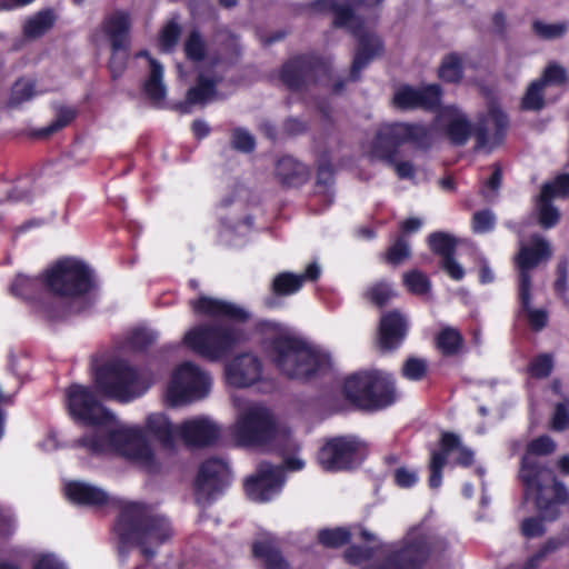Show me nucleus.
Segmentation results:
<instances>
[{
	"label": "nucleus",
	"mask_w": 569,
	"mask_h": 569,
	"mask_svg": "<svg viewBox=\"0 0 569 569\" xmlns=\"http://www.w3.org/2000/svg\"><path fill=\"white\" fill-rule=\"evenodd\" d=\"M183 50L189 60L197 62L204 58L207 50L206 42L198 31L194 30L190 32L184 41Z\"/></svg>",
	"instance_id": "nucleus-44"
},
{
	"label": "nucleus",
	"mask_w": 569,
	"mask_h": 569,
	"mask_svg": "<svg viewBox=\"0 0 569 569\" xmlns=\"http://www.w3.org/2000/svg\"><path fill=\"white\" fill-rule=\"evenodd\" d=\"M362 449L363 442L355 436L335 437L319 450L318 462L327 471L346 470L357 463Z\"/></svg>",
	"instance_id": "nucleus-14"
},
{
	"label": "nucleus",
	"mask_w": 569,
	"mask_h": 569,
	"mask_svg": "<svg viewBox=\"0 0 569 569\" xmlns=\"http://www.w3.org/2000/svg\"><path fill=\"white\" fill-rule=\"evenodd\" d=\"M448 549L445 538L423 526L412 528L402 545L378 567L370 569H419L428 559L439 558Z\"/></svg>",
	"instance_id": "nucleus-7"
},
{
	"label": "nucleus",
	"mask_w": 569,
	"mask_h": 569,
	"mask_svg": "<svg viewBox=\"0 0 569 569\" xmlns=\"http://www.w3.org/2000/svg\"><path fill=\"white\" fill-rule=\"evenodd\" d=\"M316 72V67L307 58H296L282 68L281 79L290 89H299Z\"/></svg>",
	"instance_id": "nucleus-30"
},
{
	"label": "nucleus",
	"mask_w": 569,
	"mask_h": 569,
	"mask_svg": "<svg viewBox=\"0 0 569 569\" xmlns=\"http://www.w3.org/2000/svg\"><path fill=\"white\" fill-rule=\"evenodd\" d=\"M219 82L220 78H211L201 72L199 74L197 86L188 90L187 101L190 104H206L219 99L218 92L216 90V86Z\"/></svg>",
	"instance_id": "nucleus-34"
},
{
	"label": "nucleus",
	"mask_w": 569,
	"mask_h": 569,
	"mask_svg": "<svg viewBox=\"0 0 569 569\" xmlns=\"http://www.w3.org/2000/svg\"><path fill=\"white\" fill-rule=\"evenodd\" d=\"M551 428L556 431L569 429V400L557 403L551 418Z\"/></svg>",
	"instance_id": "nucleus-53"
},
{
	"label": "nucleus",
	"mask_w": 569,
	"mask_h": 569,
	"mask_svg": "<svg viewBox=\"0 0 569 569\" xmlns=\"http://www.w3.org/2000/svg\"><path fill=\"white\" fill-rule=\"evenodd\" d=\"M230 469L221 460L211 459L203 462L194 482L198 503H208L230 483Z\"/></svg>",
	"instance_id": "nucleus-15"
},
{
	"label": "nucleus",
	"mask_w": 569,
	"mask_h": 569,
	"mask_svg": "<svg viewBox=\"0 0 569 569\" xmlns=\"http://www.w3.org/2000/svg\"><path fill=\"white\" fill-rule=\"evenodd\" d=\"M144 427L147 432L164 447H171L174 437L179 435L178 428L162 412L150 413Z\"/></svg>",
	"instance_id": "nucleus-31"
},
{
	"label": "nucleus",
	"mask_w": 569,
	"mask_h": 569,
	"mask_svg": "<svg viewBox=\"0 0 569 569\" xmlns=\"http://www.w3.org/2000/svg\"><path fill=\"white\" fill-rule=\"evenodd\" d=\"M412 142L419 148L431 144V129L419 123H386L382 124L371 143V157L393 166L400 179L415 178V167L409 161H396L399 146Z\"/></svg>",
	"instance_id": "nucleus-6"
},
{
	"label": "nucleus",
	"mask_w": 569,
	"mask_h": 569,
	"mask_svg": "<svg viewBox=\"0 0 569 569\" xmlns=\"http://www.w3.org/2000/svg\"><path fill=\"white\" fill-rule=\"evenodd\" d=\"M405 287L413 295H425L430 289L428 277L419 270H411L403 273Z\"/></svg>",
	"instance_id": "nucleus-45"
},
{
	"label": "nucleus",
	"mask_w": 569,
	"mask_h": 569,
	"mask_svg": "<svg viewBox=\"0 0 569 569\" xmlns=\"http://www.w3.org/2000/svg\"><path fill=\"white\" fill-rule=\"evenodd\" d=\"M428 243L435 253L445 259L455 253L457 241L451 234L438 231L428 237Z\"/></svg>",
	"instance_id": "nucleus-40"
},
{
	"label": "nucleus",
	"mask_w": 569,
	"mask_h": 569,
	"mask_svg": "<svg viewBox=\"0 0 569 569\" xmlns=\"http://www.w3.org/2000/svg\"><path fill=\"white\" fill-rule=\"evenodd\" d=\"M64 493L77 505L100 507L108 505L110 497L99 487L82 481H70L64 486Z\"/></svg>",
	"instance_id": "nucleus-28"
},
{
	"label": "nucleus",
	"mask_w": 569,
	"mask_h": 569,
	"mask_svg": "<svg viewBox=\"0 0 569 569\" xmlns=\"http://www.w3.org/2000/svg\"><path fill=\"white\" fill-rule=\"evenodd\" d=\"M244 339L232 326L199 325L184 333L183 343L197 355L218 361Z\"/></svg>",
	"instance_id": "nucleus-10"
},
{
	"label": "nucleus",
	"mask_w": 569,
	"mask_h": 569,
	"mask_svg": "<svg viewBox=\"0 0 569 569\" xmlns=\"http://www.w3.org/2000/svg\"><path fill=\"white\" fill-rule=\"evenodd\" d=\"M321 269L318 263H310L305 272H280L278 273L270 284L271 293L277 297H286L297 293L306 281H315L319 278Z\"/></svg>",
	"instance_id": "nucleus-24"
},
{
	"label": "nucleus",
	"mask_w": 569,
	"mask_h": 569,
	"mask_svg": "<svg viewBox=\"0 0 569 569\" xmlns=\"http://www.w3.org/2000/svg\"><path fill=\"white\" fill-rule=\"evenodd\" d=\"M276 176L281 183L299 186L308 178L307 167L291 157H283L276 164Z\"/></svg>",
	"instance_id": "nucleus-32"
},
{
	"label": "nucleus",
	"mask_w": 569,
	"mask_h": 569,
	"mask_svg": "<svg viewBox=\"0 0 569 569\" xmlns=\"http://www.w3.org/2000/svg\"><path fill=\"white\" fill-rule=\"evenodd\" d=\"M543 84L553 83L561 84L567 80L566 69L557 63H550L543 71L542 77L539 79Z\"/></svg>",
	"instance_id": "nucleus-56"
},
{
	"label": "nucleus",
	"mask_w": 569,
	"mask_h": 569,
	"mask_svg": "<svg viewBox=\"0 0 569 569\" xmlns=\"http://www.w3.org/2000/svg\"><path fill=\"white\" fill-rule=\"evenodd\" d=\"M551 194L555 197H567L569 194V173L558 176L552 182Z\"/></svg>",
	"instance_id": "nucleus-64"
},
{
	"label": "nucleus",
	"mask_w": 569,
	"mask_h": 569,
	"mask_svg": "<svg viewBox=\"0 0 569 569\" xmlns=\"http://www.w3.org/2000/svg\"><path fill=\"white\" fill-rule=\"evenodd\" d=\"M463 343L461 333L452 328H443L437 336V347L446 356L457 353Z\"/></svg>",
	"instance_id": "nucleus-38"
},
{
	"label": "nucleus",
	"mask_w": 569,
	"mask_h": 569,
	"mask_svg": "<svg viewBox=\"0 0 569 569\" xmlns=\"http://www.w3.org/2000/svg\"><path fill=\"white\" fill-rule=\"evenodd\" d=\"M345 557L351 565H358L371 557V550L362 547H350L347 549Z\"/></svg>",
	"instance_id": "nucleus-63"
},
{
	"label": "nucleus",
	"mask_w": 569,
	"mask_h": 569,
	"mask_svg": "<svg viewBox=\"0 0 569 569\" xmlns=\"http://www.w3.org/2000/svg\"><path fill=\"white\" fill-rule=\"evenodd\" d=\"M237 416L229 432L231 439L240 447H258L277 450L284 456L286 468L291 471L301 470L305 461L287 455L298 450L299 446L292 438L290 429L276 421L272 412L260 403H244L233 397Z\"/></svg>",
	"instance_id": "nucleus-2"
},
{
	"label": "nucleus",
	"mask_w": 569,
	"mask_h": 569,
	"mask_svg": "<svg viewBox=\"0 0 569 569\" xmlns=\"http://www.w3.org/2000/svg\"><path fill=\"white\" fill-rule=\"evenodd\" d=\"M502 180V173L498 166L495 167V170L491 177L487 180L483 189L481 190L482 196L491 201L496 198L498 193V189L500 188Z\"/></svg>",
	"instance_id": "nucleus-59"
},
{
	"label": "nucleus",
	"mask_w": 569,
	"mask_h": 569,
	"mask_svg": "<svg viewBox=\"0 0 569 569\" xmlns=\"http://www.w3.org/2000/svg\"><path fill=\"white\" fill-rule=\"evenodd\" d=\"M407 333V322L401 313L391 311L381 317L379 328V346L383 350L397 348Z\"/></svg>",
	"instance_id": "nucleus-27"
},
{
	"label": "nucleus",
	"mask_w": 569,
	"mask_h": 569,
	"mask_svg": "<svg viewBox=\"0 0 569 569\" xmlns=\"http://www.w3.org/2000/svg\"><path fill=\"white\" fill-rule=\"evenodd\" d=\"M569 262L567 259L559 261L557 266V279L555 281V291L559 297H565L568 289Z\"/></svg>",
	"instance_id": "nucleus-58"
},
{
	"label": "nucleus",
	"mask_w": 569,
	"mask_h": 569,
	"mask_svg": "<svg viewBox=\"0 0 569 569\" xmlns=\"http://www.w3.org/2000/svg\"><path fill=\"white\" fill-rule=\"evenodd\" d=\"M232 146L242 152H249L254 148V139L247 130L234 129L232 132Z\"/></svg>",
	"instance_id": "nucleus-57"
},
{
	"label": "nucleus",
	"mask_w": 569,
	"mask_h": 569,
	"mask_svg": "<svg viewBox=\"0 0 569 569\" xmlns=\"http://www.w3.org/2000/svg\"><path fill=\"white\" fill-rule=\"evenodd\" d=\"M427 370V362L419 358H409L403 367L402 375L409 380H420Z\"/></svg>",
	"instance_id": "nucleus-54"
},
{
	"label": "nucleus",
	"mask_w": 569,
	"mask_h": 569,
	"mask_svg": "<svg viewBox=\"0 0 569 569\" xmlns=\"http://www.w3.org/2000/svg\"><path fill=\"white\" fill-rule=\"evenodd\" d=\"M532 27L536 34L543 39L560 38L561 36L565 34L567 30V27L563 23L548 24L540 21H536Z\"/></svg>",
	"instance_id": "nucleus-55"
},
{
	"label": "nucleus",
	"mask_w": 569,
	"mask_h": 569,
	"mask_svg": "<svg viewBox=\"0 0 569 569\" xmlns=\"http://www.w3.org/2000/svg\"><path fill=\"white\" fill-rule=\"evenodd\" d=\"M36 96L34 83L31 80L20 79L12 89L9 98V104L12 107L19 106L22 102L30 100Z\"/></svg>",
	"instance_id": "nucleus-46"
},
{
	"label": "nucleus",
	"mask_w": 569,
	"mask_h": 569,
	"mask_svg": "<svg viewBox=\"0 0 569 569\" xmlns=\"http://www.w3.org/2000/svg\"><path fill=\"white\" fill-rule=\"evenodd\" d=\"M396 296L392 286L386 281H379L365 292V297L378 307H383L391 298Z\"/></svg>",
	"instance_id": "nucleus-43"
},
{
	"label": "nucleus",
	"mask_w": 569,
	"mask_h": 569,
	"mask_svg": "<svg viewBox=\"0 0 569 569\" xmlns=\"http://www.w3.org/2000/svg\"><path fill=\"white\" fill-rule=\"evenodd\" d=\"M190 306L192 310L199 315L227 318L233 321H244L249 318V312L242 307L207 296H201L197 300H191Z\"/></svg>",
	"instance_id": "nucleus-23"
},
{
	"label": "nucleus",
	"mask_w": 569,
	"mask_h": 569,
	"mask_svg": "<svg viewBox=\"0 0 569 569\" xmlns=\"http://www.w3.org/2000/svg\"><path fill=\"white\" fill-rule=\"evenodd\" d=\"M545 87L543 81H540L539 79L530 82L521 99V109L527 111L541 110L545 106Z\"/></svg>",
	"instance_id": "nucleus-39"
},
{
	"label": "nucleus",
	"mask_w": 569,
	"mask_h": 569,
	"mask_svg": "<svg viewBox=\"0 0 569 569\" xmlns=\"http://www.w3.org/2000/svg\"><path fill=\"white\" fill-rule=\"evenodd\" d=\"M556 449L557 445L549 436L533 439L527 446L519 470L526 498L532 499L542 517L549 520L557 517V506L569 500V492L565 485L557 480L553 471L535 456L551 455Z\"/></svg>",
	"instance_id": "nucleus-3"
},
{
	"label": "nucleus",
	"mask_w": 569,
	"mask_h": 569,
	"mask_svg": "<svg viewBox=\"0 0 569 569\" xmlns=\"http://www.w3.org/2000/svg\"><path fill=\"white\" fill-rule=\"evenodd\" d=\"M116 531L122 542L138 545L147 560L152 559L157 548L174 535L173 528L164 516L139 502L123 503Z\"/></svg>",
	"instance_id": "nucleus-5"
},
{
	"label": "nucleus",
	"mask_w": 569,
	"mask_h": 569,
	"mask_svg": "<svg viewBox=\"0 0 569 569\" xmlns=\"http://www.w3.org/2000/svg\"><path fill=\"white\" fill-rule=\"evenodd\" d=\"M462 58L457 53L445 57L439 68V77L447 82H457L462 77Z\"/></svg>",
	"instance_id": "nucleus-41"
},
{
	"label": "nucleus",
	"mask_w": 569,
	"mask_h": 569,
	"mask_svg": "<svg viewBox=\"0 0 569 569\" xmlns=\"http://www.w3.org/2000/svg\"><path fill=\"white\" fill-rule=\"evenodd\" d=\"M258 329L266 352L283 375L303 379L329 368L328 355L312 349L286 327L272 321H261Z\"/></svg>",
	"instance_id": "nucleus-4"
},
{
	"label": "nucleus",
	"mask_w": 569,
	"mask_h": 569,
	"mask_svg": "<svg viewBox=\"0 0 569 569\" xmlns=\"http://www.w3.org/2000/svg\"><path fill=\"white\" fill-rule=\"evenodd\" d=\"M553 368V359L551 355L542 353L535 357L529 365L528 371L531 377L537 379L547 378Z\"/></svg>",
	"instance_id": "nucleus-50"
},
{
	"label": "nucleus",
	"mask_w": 569,
	"mask_h": 569,
	"mask_svg": "<svg viewBox=\"0 0 569 569\" xmlns=\"http://www.w3.org/2000/svg\"><path fill=\"white\" fill-rule=\"evenodd\" d=\"M395 481L401 488H410L418 481V473L405 467L395 471Z\"/></svg>",
	"instance_id": "nucleus-61"
},
{
	"label": "nucleus",
	"mask_w": 569,
	"mask_h": 569,
	"mask_svg": "<svg viewBox=\"0 0 569 569\" xmlns=\"http://www.w3.org/2000/svg\"><path fill=\"white\" fill-rule=\"evenodd\" d=\"M137 57H144L149 60L150 73L144 83V91L147 96L154 103L161 102L166 97V87L162 82L163 67L157 60L151 58L147 51L139 52Z\"/></svg>",
	"instance_id": "nucleus-33"
},
{
	"label": "nucleus",
	"mask_w": 569,
	"mask_h": 569,
	"mask_svg": "<svg viewBox=\"0 0 569 569\" xmlns=\"http://www.w3.org/2000/svg\"><path fill=\"white\" fill-rule=\"evenodd\" d=\"M71 416L94 431L78 440V445L94 455L117 453L142 467L153 466V452L142 430L117 421L96 398L91 389L73 385L67 391Z\"/></svg>",
	"instance_id": "nucleus-1"
},
{
	"label": "nucleus",
	"mask_w": 569,
	"mask_h": 569,
	"mask_svg": "<svg viewBox=\"0 0 569 569\" xmlns=\"http://www.w3.org/2000/svg\"><path fill=\"white\" fill-rule=\"evenodd\" d=\"M224 377L229 386L248 388L261 380L262 363L253 353L238 355L226 363Z\"/></svg>",
	"instance_id": "nucleus-19"
},
{
	"label": "nucleus",
	"mask_w": 569,
	"mask_h": 569,
	"mask_svg": "<svg viewBox=\"0 0 569 569\" xmlns=\"http://www.w3.org/2000/svg\"><path fill=\"white\" fill-rule=\"evenodd\" d=\"M253 555L264 561L266 569H290L289 563L280 555L274 540L270 537L254 542Z\"/></svg>",
	"instance_id": "nucleus-35"
},
{
	"label": "nucleus",
	"mask_w": 569,
	"mask_h": 569,
	"mask_svg": "<svg viewBox=\"0 0 569 569\" xmlns=\"http://www.w3.org/2000/svg\"><path fill=\"white\" fill-rule=\"evenodd\" d=\"M441 90L438 84H429L421 88L403 86L397 89L393 103L399 109H433L440 102Z\"/></svg>",
	"instance_id": "nucleus-20"
},
{
	"label": "nucleus",
	"mask_w": 569,
	"mask_h": 569,
	"mask_svg": "<svg viewBox=\"0 0 569 569\" xmlns=\"http://www.w3.org/2000/svg\"><path fill=\"white\" fill-rule=\"evenodd\" d=\"M411 254L408 241L400 237L398 238L386 252V260L388 263L398 266L407 260Z\"/></svg>",
	"instance_id": "nucleus-48"
},
{
	"label": "nucleus",
	"mask_w": 569,
	"mask_h": 569,
	"mask_svg": "<svg viewBox=\"0 0 569 569\" xmlns=\"http://www.w3.org/2000/svg\"><path fill=\"white\" fill-rule=\"evenodd\" d=\"M312 6L319 11H332L335 13V24L350 29L358 38L359 44L350 72V77L357 80L360 71L368 64L370 59L380 52L382 47L379 38L362 29L361 21L355 16L353 8L349 3H339L336 0H317Z\"/></svg>",
	"instance_id": "nucleus-9"
},
{
	"label": "nucleus",
	"mask_w": 569,
	"mask_h": 569,
	"mask_svg": "<svg viewBox=\"0 0 569 569\" xmlns=\"http://www.w3.org/2000/svg\"><path fill=\"white\" fill-rule=\"evenodd\" d=\"M437 121L453 144L463 146L469 140L472 132L471 123L467 114L457 107L442 108Z\"/></svg>",
	"instance_id": "nucleus-22"
},
{
	"label": "nucleus",
	"mask_w": 569,
	"mask_h": 569,
	"mask_svg": "<svg viewBox=\"0 0 569 569\" xmlns=\"http://www.w3.org/2000/svg\"><path fill=\"white\" fill-rule=\"evenodd\" d=\"M372 380L370 371H359L349 376L343 383V393L351 402L358 407L367 409L369 387Z\"/></svg>",
	"instance_id": "nucleus-29"
},
{
	"label": "nucleus",
	"mask_w": 569,
	"mask_h": 569,
	"mask_svg": "<svg viewBox=\"0 0 569 569\" xmlns=\"http://www.w3.org/2000/svg\"><path fill=\"white\" fill-rule=\"evenodd\" d=\"M283 481L281 467L261 462L258 466L257 473L246 480L244 490L251 500L263 502L270 500L280 491Z\"/></svg>",
	"instance_id": "nucleus-17"
},
{
	"label": "nucleus",
	"mask_w": 569,
	"mask_h": 569,
	"mask_svg": "<svg viewBox=\"0 0 569 569\" xmlns=\"http://www.w3.org/2000/svg\"><path fill=\"white\" fill-rule=\"evenodd\" d=\"M127 63V50L112 51L110 59V71L112 78L116 79L121 76Z\"/></svg>",
	"instance_id": "nucleus-62"
},
{
	"label": "nucleus",
	"mask_w": 569,
	"mask_h": 569,
	"mask_svg": "<svg viewBox=\"0 0 569 569\" xmlns=\"http://www.w3.org/2000/svg\"><path fill=\"white\" fill-rule=\"evenodd\" d=\"M508 130L506 113L498 107L489 108L487 114L481 117L475 130L476 149L491 151L501 144Z\"/></svg>",
	"instance_id": "nucleus-18"
},
{
	"label": "nucleus",
	"mask_w": 569,
	"mask_h": 569,
	"mask_svg": "<svg viewBox=\"0 0 569 569\" xmlns=\"http://www.w3.org/2000/svg\"><path fill=\"white\" fill-rule=\"evenodd\" d=\"M42 286H44L43 276L41 278H31L19 274L11 284V291L16 296L30 299Z\"/></svg>",
	"instance_id": "nucleus-42"
},
{
	"label": "nucleus",
	"mask_w": 569,
	"mask_h": 569,
	"mask_svg": "<svg viewBox=\"0 0 569 569\" xmlns=\"http://www.w3.org/2000/svg\"><path fill=\"white\" fill-rule=\"evenodd\" d=\"M158 332L151 329L138 328L131 331L128 337V343L134 350H143L148 346L154 343L158 340Z\"/></svg>",
	"instance_id": "nucleus-47"
},
{
	"label": "nucleus",
	"mask_w": 569,
	"mask_h": 569,
	"mask_svg": "<svg viewBox=\"0 0 569 569\" xmlns=\"http://www.w3.org/2000/svg\"><path fill=\"white\" fill-rule=\"evenodd\" d=\"M43 283L47 290L56 296L78 298L92 288V274L81 261L66 258L43 272Z\"/></svg>",
	"instance_id": "nucleus-12"
},
{
	"label": "nucleus",
	"mask_w": 569,
	"mask_h": 569,
	"mask_svg": "<svg viewBox=\"0 0 569 569\" xmlns=\"http://www.w3.org/2000/svg\"><path fill=\"white\" fill-rule=\"evenodd\" d=\"M551 186L543 184L537 201V210L539 214V223L546 229L557 224L560 217L558 209L551 204Z\"/></svg>",
	"instance_id": "nucleus-37"
},
{
	"label": "nucleus",
	"mask_w": 569,
	"mask_h": 569,
	"mask_svg": "<svg viewBox=\"0 0 569 569\" xmlns=\"http://www.w3.org/2000/svg\"><path fill=\"white\" fill-rule=\"evenodd\" d=\"M457 453L456 462L468 467L473 461V452L460 442L458 436L453 433H443L441 437V450L432 451L429 463L430 477L429 487L438 489L442 482V469L447 463L448 456Z\"/></svg>",
	"instance_id": "nucleus-16"
},
{
	"label": "nucleus",
	"mask_w": 569,
	"mask_h": 569,
	"mask_svg": "<svg viewBox=\"0 0 569 569\" xmlns=\"http://www.w3.org/2000/svg\"><path fill=\"white\" fill-rule=\"evenodd\" d=\"M180 33H181V28H180L179 23H177L174 21H170L169 23H167L162 28V30L160 32V37H159V44H160L161 50L164 52L171 51L176 47V44L179 40Z\"/></svg>",
	"instance_id": "nucleus-51"
},
{
	"label": "nucleus",
	"mask_w": 569,
	"mask_h": 569,
	"mask_svg": "<svg viewBox=\"0 0 569 569\" xmlns=\"http://www.w3.org/2000/svg\"><path fill=\"white\" fill-rule=\"evenodd\" d=\"M211 379L192 362H183L172 373L166 390V401L172 406H182L198 401L210 392Z\"/></svg>",
	"instance_id": "nucleus-13"
},
{
	"label": "nucleus",
	"mask_w": 569,
	"mask_h": 569,
	"mask_svg": "<svg viewBox=\"0 0 569 569\" xmlns=\"http://www.w3.org/2000/svg\"><path fill=\"white\" fill-rule=\"evenodd\" d=\"M96 385L103 395L123 402L140 397L150 386L122 360H113L99 368Z\"/></svg>",
	"instance_id": "nucleus-11"
},
{
	"label": "nucleus",
	"mask_w": 569,
	"mask_h": 569,
	"mask_svg": "<svg viewBox=\"0 0 569 569\" xmlns=\"http://www.w3.org/2000/svg\"><path fill=\"white\" fill-rule=\"evenodd\" d=\"M131 19L124 11H116L106 17L102 29L112 51L128 50Z\"/></svg>",
	"instance_id": "nucleus-26"
},
{
	"label": "nucleus",
	"mask_w": 569,
	"mask_h": 569,
	"mask_svg": "<svg viewBox=\"0 0 569 569\" xmlns=\"http://www.w3.org/2000/svg\"><path fill=\"white\" fill-rule=\"evenodd\" d=\"M370 383L367 409H380L396 400V389L391 376L385 371L370 370Z\"/></svg>",
	"instance_id": "nucleus-25"
},
{
	"label": "nucleus",
	"mask_w": 569,
	"mask_h": 569,
	"mask_svg": "<svg viewBox=\"0 0 569 569\" xmlns=\"http://www.w3.org/2000/svg\"><path fill=\"white\" fill-rule=\"evenodd\" d=\"M179 436L190 446L203 447L214 442L220 429L209 417H194L184 420L179 427Z\"/></svg>",
	"instance_id": "nucleus-21"
},
{
	"label": "nucleus",
	"mask_w": 569,
	"mask_h": 569,
	"mask_svg": "<svg viewBox=\"0 0 569 569\" xmlns=\"http://www.w3.org/2000/svg\"><path fill=\"white\" fill-rule=\"evenodd\" d=\"M550 257V246L540 236H533L530 244H521L516 256V266L519 273V301L522 310L527 313L531 328L536 331L547 326L548 313L545 309L531 307V271L540 262L548 261Z\"/></svg>",
	"instance_id": "nucleus-8"
},
{
	"label": "nucleus",
	"mask_w": 569,
	"mask_h": 569,
	"mask_svg": "<svg viewBox=\"0 0 569 569\" xmlns=\"http://www.w3.org/2000/svg\"><path fill=\"white\" fill-rule=\"evenodd\" d=\"M56 16L52 10H42L26 19L23 34L29 39H37L48 32L54 24Z\"/></svg>",
	"instance_id": "nucleus-36"
},
{
	"label": "nucleus",
	"mask_w": 569,
	"mask_h": 569,
	"mask_svg": "<svg viewBox=\"0 0 569 569\" xmlns=\"http://www.w3.org/2000/svg\"><path fill=\"white\" fill-rule=\"evenodd\" d=\"M441 267L453 280H461L465 277L463 267L455 259L453 254L441 259Z\"/></svg>",
	"instance_id": "nucleus-60"
},
{
	"label": "nucleus",
	"mask_w": 569,
	"mask_h": 569,
	"mask_svg": "<svg viewBox=\"0 0 569 569\" xmlns=\"http://www.w3.org/2000/svg\"><path fill=\"white\" fill-rule=\"evenodd\" d=\"M318 538L323 546L337 548L349 541L350 533L345 528L323 529Z\"/></svg>",
	"instance_id": "nucleus-49"
},
{
	"label": "nucleus",
	"mask_w": 569,
	"mask_h": 569,
	"mask_svg": "<svg viewBox=\"0 0 569 569\" xmlns=\"http://www.w3.org/2000/svg\"><path fill=\"white\" fill-rule=\"evenodd\" d=\"M496 224V216L489 209L475 212L472 217V230L476 233H486L491 231Z\"/></svg>",
	"instance_id": "nucleus-52"
}]
</instances>
